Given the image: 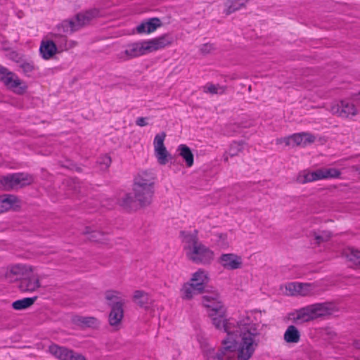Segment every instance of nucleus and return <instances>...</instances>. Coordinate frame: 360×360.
Returning a JSON list of instances; mask_svg holds the SVG:
<instances>
[{"mask_svg": "<svg viewBox=\"0 0 360 360\" xmlns=\"http://www.w3.org/2000/svg\"><path fill=\"white\" fill-rule=\"evenodd\" d=\"M201 293L202 292L189 281L184 283L180 289V296L184 300H191L196 295Z\"/></svg>", "mask_w": 360, "mask_h": 360, "instance_id": "obj_21", "label": "nucleus"}, {"mask_svg": "<svg viewBox=\"0 0 360 360\" xmlns=\"http://www.w3.org/2000/svg\"><path fill=\"white\" fill-rule=\"evenodd\" d=\"M183 249L188 259L195 264H209L214 258V252L199 241L198 232H182Z\"/></svg>", "mask_w": 360, "mask_h": 360, "instance_id": "obj_4", "label": "nucleus"}, {"mask_svg": "<svg viewBox=\"0 0 360 360\" xmlns=\"http://www.w3.org/2000/svg\"><path fill=\"white\" fill-rule=\"evenodd\" d=\"M98 15V11L96 9L80 13L76 15L75 19L61 22L57 27L58 32H51L47 36L52 39L60 53L67 51L72 48V46L68 44L66 34L77 30Z\"/></svg>", "mask_w": 360, "mask_h": 360, "instance_id": "obj_2", "label": "nucleus"}, {"mask_svg": "<svg viewBox=\"0 0 360 360\" xmlns=\"http://www.w3.org/2000/svg\"><path fill=\"white\" fill-rule=\"evenodd\" d=\"M355 360H360V356L359 357H356Z\"/></svg>", "mask_w": 360, "mask_h": 360, "instance_id": "obj_49", "label": "nucleus"}, {"mask_svg": "<svg viewBox=\"0 0 360 360\" xmlns=\"http://www.w3.org/2000/svg\"><path fill=\"white\" fill-rule=\"evenodd\" d=\"M330 237V235L328 233H323L321 235L316 236L315 239L318 244L328 240Z\"/></svg>", "mask_w": 360, "mask_h": 360, "instance_id": "obj_44", "label": "nucleus"}, {"mask_svg": "<svg viewBox=\"0 0 360 360\" xmlns=\"http://www.w3.org/2000/svg\"><path fill=\"white\" fill-rule=\"evenodd\" d=\"M35 270L32 266L24 264H17L10 266L5 274V276L10 281L15 280L20 277L29 276Z\"/></svg>", "mask_w": 360, "mask_h": 360, "instance_id": "obj_12", "label": "nucleus"}, {"mask_svg": "<svg viewBox=\"0 0 360 360\" xmlns=\"http://www.w3.org/2000/svg\"><path fill=\"white\" fill-rule=\"evenodd\" d=\"M352 98L344 99L339 102L333 103L329 108L330 112L336 116L342 118H349L359 113L357 107Z\"/></svg>", "mask_w": 360, "mask_h": 360, "instance_id": "obj_10", "label": "nucleus"}, {"mask_svg": "<svg viewBox=\"0 0 360 360\" xmlns=\"http://www.w3.org/2000/svg\"><path fill=\"white\" fill-rule=\"evenodd\" d=\"M104 296L106 300L115 303L116 302H124L122 299V293L117 290H108L104 293Z\"/></svg>", "mask_w": 360, "mask_h": 360, "instance_id": "obj_32", "label": "nucleus"}, {"mask_svg": "<svg viewBox=\"0 0 360 360\" xmlns=\"http://www.w3.org/2000/svg\"><path fill=\"white\" fill-rule=\"evenodd\" d=\"M0 81L17 94H23L27 89V85L14 72L0 65Z\"/></svg>", "mask_w": 360, "mask_h": 360, "instance_id": "obj_8", "label": "nucleus"}, {"mask_svg": "<svg viewBox=\"0 0 360 360\" xmlns=\"http://www.w3.org/2000/svg\"><path fill=\"white\" fill-rule=\"evenodd\" d=\"M174 41L173 37L169 34H165L151 39L141 40L129 44L126 49L117 54V58L122 60H127L139 57L160 49H162Z\"/></svg>", "mask_w": 360, "mask_h": 360, "instance_id": "obj_3", "label": "nucleus"}, {"mask_svg": "<svg viewBox=\"0 0 360 360\" xmlns=\"http://www.w3.org/2000/svg\"><path fill=\"white\" fill-rule=\"evenodd\" d=\"M250 0H227L224 3V13L230 15L237 11L245 8Z\"/></svg>", "mask_w": 360, "mask_h": 360, "instance_id": "obj_23", "label": "nucleus"}, {"mask_svg": "<svg viewBox=\"0 0 360 360\" xmlns=\"http://www.w3.org/2000/svg\"><path fill=\"white\" fill-rule=\"evenodd\" d=\"M49 350L51 354L60 360H86L83 355L75 353L67 348L58 347L56 345H51Z\"/></svg>", "mask_w": 360, "mask_h": 360, "instance_id": "obj_14", "label": "nucleus"}, {"mask_svg": "<svg viewBox=\"0 0 360 360\" xmlns=\"http://www.w3.org/2000/svg\"><path fill=\"white\" fill-rule=\"evenodd\" d=\"M338 311L337 306L332 302L310 304L288 314V319L296 323H304L320 317L330 315Z\"/></svg>", "mask_w": 360, "mask_h": 360, "instance_id": "obj_6", "label": "nucleus"}, {"mask_svg": "<svg viewBox=\"0 0 360 360\" xmlns=\"http://www.w3.org/2000/svg\"><path fill=\"white\" fill-rule=\"evenodd\" d=\"M134 301L142 308H148L152 303L150 295L143 290H136L133 295Z\"/></svg>", "mask_w": 360, "mask_h": 360, "instance_id": "obj_25", "label": "nucleus"}, {"mask_svg": "<svg viewBox=\"0 0 360 360\" xmlns=\"http://www.w3.org/2000/svg\"><path fill=\"white\" fill-rule=\"evenodd\" d=\"M352 99L356 101L360 105V91L358 94L352 96Z\"/></svg>", "mask_w": 360, "mask_h": 360, "instance_id": "obj_46", "label": "nucleus"}, {"mask_svg": "<svg viewBox=\"0 0 360 360\" xmlns=\"http://www.w3.org/2000/svg\"><path fill=\"white\" fill-rule=\"evenodd\" d=\"M219 263L226 270H236L242 267L243 258L233 253L222 254L219 258Z\"/></svg>", "mask_w": 360, "mask_h": 360, "instance_id": "obj_15", "label": "nucleus"}, {"mask_svg": "<svg viewBox=\"0 0 360 360\" xmlns=\"http://www.w3.org/2000/svg\"><path fill=\"white\" fill-rule=\"evenodd\" d=\"M176 151L179 155L184 159L188 167L193 165L194 158L191 149L185 144H181L178 146Z\"/></svg>", "mask_w": 360, "mask_h": 360, "instance_id": "obj_26", "label": "nucleus"}, {"mask_svg": "<svg viewBox=\"0 0 360 360\" xmlns=\"http://www.w3.org/2000/svg\"><path fill=\"white\" fill-rule=\"evenodd\" d=\"M354 169L359 172V174L360 175V166L359 167H354Z\"/></svg>", "mask_w": 360, "mask_h": 360, "instance_id": "obj_48", "label": "nucleus"}, {"mask_svg": "<svg viewBox=\"0 0 360 360\" xmlns=\"http://www.w3.org/2000/svg\"><path fill=\"white\" fill-rule=\"evenodd\" d=\"M97 162L101 170H105L110 167L111 164V158L108 155H103L98 158Z\"/></svg>", "mask_w": 360, "mask_h": 360, "instance_id": "obj_39", "label": "nucleus"}, {"mask_svg": "<svg viewBox=\"0 0 360 360\" xmlns=\"http://www.w3.org/2000/svg\"><path fill=\"white\" fill-rule=\"evenodd\" d=\"M319 285L318 283H300L299 295L309 296L319 292L318 288Z\"/></svg>", "mask_w": 360, "mask_h": 360, "instance_id": "obj_28", "label": "nucleus"}, {"mask_svg": "<svg viewBox=\"0 0 360 360\" xmlns=\"http://www.w3.org/2000/svg\"><path fill=\"white\" fill-rule=\"evenodd\" d=\"M217 239L216 242L217 245L221 248H227L229 245V241L227 239L226 234L224 233H218L216 235Z\"/></svg>", "mask_w": 360, "mask_h": 360, "instance_id": "obj_40", "label": "nucleus"}, {"mask_svg": "<svg viewBox=\"0 0 360 360\" xmlns=\"http://www.w3.org/2000/svg\"><path fill=\"white\" fill-rule=\"evenodd\" d=\"M165 138V132L162 131L157 134L153 140L154 155L160 165L167 164L170 158V154L164 143Z\"/></svg>", "mask_w": 360, "mask_h": 360, "instance_id": "obj_11", "label": "nucleus"}, {"mask_svg": "<svg viewBox=\"0 0 360 360\" xmlns=\"http://www.w3.org/2000/svg\"><path fill=\"white\" fill-rule=\"evenodd\" d=\"M241 339L238 338H224L221 341V347L215 352L213 348L205 351L207 360H232L237 351L238 360L239 359V348ZM249 360V359H247Z\"/></svg>", "mask_w": 360, "mask_h": 360, "instance_id": "obj_7", "label": "nucleus"}, {"mask_svg": "<svg viewBox=\"0 0 360 360\" xmlns=\"http://www.w3.org/2000/svg\"><path fill=\"white\" fill-rule=\"evenodd\" d=\"M40 287L39 278L36 274L21 281L20 288L22 291L33 292Z\"/></svg>", "mask_w": 360, "mask_h": 360, "instance_id": "obj_22", "label": "nucleus"}, {"mask_svg": "<svg viewBox=\"0 0 360 360\" xmlns=\"http://www.w3.org/2000/svg\"><path fill=\"white\" fill-rule=\"evenodd\" d=\"M39 52L41 57L45 60H49L56 53H60L54 45V43L52 41V39H50L48 36L41 40Z\"/></svg>", "mask_w": 360, "mask_h": 360, "instance_id": "obj_18", "label": "nucleus"}, {"mask_svg": "<svg viewBox=\"0 0 360 360\" xmlns=\"http://www.w3.org/2000/svg\"><path fill=\"white\" fill-rule=\"evenodd\" d=\"M124 302H116L111 304V309L108 316V321L110 326L113 327L115 330L120 328L122 321L124 317Z\"/></svg>", "mask_w": 360, "mask_h": 360, "instance_id": "obj_13", "label": "nucleus"}, {"mask_svg": "<svg viewBox=\"0 0 360 360\" xmlns=\"http://www.w3.org/2000/svg\"><path fill=\"white\" fill-rule=\"evenodd\" d=\"M299 282L288 283L285 285V293L287 295L297 296L299 295Z\"/></svg>", "mask_w": 360, "mask_h": 360, "instance_id": "obj_35", "label": "nucleus"}, {"mask_svg": "<svg viewBox=\"0 0 360 360\" xmlns=\"http://www.w3.org/2000/svg\"><path fill=\"white\" fill-rule=\"evenodd\" d=\"M202 304L216 329L226 333L225 338L241 339L239 359H250L259 342V336L266 325L262 323L260 311H249L238 319L226 318V309L219 292L214 291L202 297Z\"/></svg>", "mask_w": 360, "mask_h": 360, "instance_id": "obj_1", "label": "nucleus"}, {"mask_svg": "<svg viewBox=\"0 0 360 360\" xmlns=\"http://www.w3.org/2000/svg\"><path fill=\"white\" fill-rule=\"evenodd\" d=\"M68 44L70 46H72V47H74L76 44V43L73 41H68Z\"/></svg>", "mask_w": 360, "mask_h": 360, "instance_id": "obj_47", "label": "nucleus"}, {"mask_svg": "<svg viewBox=\"0 0 360 360\" xmlns=\"http://www.w3.org/2000/svg\"><path fill=\"white\" fill-rule=\"evenodd\" d=\"M148 117H139L136 120V124L139 127L147 126L148 124Z\"/></svg>", "mask_w": 360, "mask_h": 360, "instance_id": "obj_45", "label": "nucleus"}, {"mask_svg": "<svg viewBox=\"0 0 360 360\" xmlns=\"http://www.w3.org/2000/svg\"><path fill=\"white\" fill-rule=\"evenodd\" d=\"M33 180V177L28 174L17 173L3 176L0 184L4 190H11L30 185Z\"/></svg>", "mask_w": 360, "mask_h": 360, "instance_id": "obj_9", "label": "nucleus"}, {"mask_svg": "<svg viewBox=\"0 0 360 360\" xmlns=\"http://www.w3.org/2000/svg\"><path fill=\"white\" fill-rule=\"evenodd\" d=\"M312 174H313V180L314 181L324 179V178H323L324 176L323 174L322 168L312 171Z\"/></svg>", "mask_w": 360, "mask_h": 360, "instance_id": "obj_43", "label": "nucleus"}, {"mask_svg": "<svg viewBox=\"0 0 360 360\" xmlns=\"http://www.w3.org/2000/svg\"><path fill=\"white\" fill-rule=\"evenodd\" d=\"M188 281L203 292L210 282L209 273L202 269H199L191 275Z\"/></svg>", "mask_w": 360, "mask_h": 360, "instance_id": "obj_17", "label": "nucleus"}, {"mask_svg": "<svg viewBox=\"0 0 360 360\" xmlns=\"http://www.w3.org/2000/svg\"><path fill=\"white\" fill-rule=\"evenodd\" d=\"M155 174L149 169L137 172L134 179V199L143 207L150 205L154 193Z\"/></svg>", "mask_w": 360, "mask_h": 360, "instance_id": "obj_5", "label": "nucleus"}, {"mask_svg": "<svg viewBox=\"0 0 360 360\" xmlns=\"http://www.w3.org/2000/svg\"><path fill=\"white\" fill-rule=\"evenodd\" d=\"M214 49V45L210 43L204 44L200 47V53L204 55L211 53Z\"/></svg>", "mask_w": 360, "mask_h": 360, "instance_id": "obj_42", "label": "nucleus"}, {"mask_svg": "<svg viewBox=\"0 0 360 360\" xmlns=\"http://www.w3.org/2000/svg\"><path fill=\"white\" fill-rule=\"evenodd\" d=\"M342 254L350 263V265L360 267V250L348 247L343 250Z\"/></svg>", "mask_w": 360, "mask_h": 360, "instance_id": "obj_24", "label": "nucleus"}, {"mask_svg": "<svg viewBox=\"0 0 360 360\" xmlns=\"http://www.w3.org/2000/svg\"><path fill=\"white\" fill-rule=\"evenodd\" d=\"M84 233L88 236L90 240L95 242H103L104 240V233L99 231L92 230L91 228H86Z\"/></svg>", "mask_w": 360, "mask_h": 360, "instance_id": "obj_33", "label": "nucleus"}, {"mask_svg": "<svg viewBox=\"0 0 360 360\" xmlns=\"http://www.w3.org/2000/svg\"><path fill=\"white\" fill-rule=\"evenodd\" d=\"M244 148V144L242 142H233L231 144L229 149V155L231 157L238 155L243 151Z\"/></svg>", "mask_w": 360, "mask_h": 360, "instance_id": "obj_36", "label": "nucleus"}, {"mask_svg": "<svg viewBox=\"0 0 360 360\" xmlns=\"http://www.w3.org/2000/svg\"><path fill=\"white\" fill-rule=\"evenodd\" d=\"M134 203V198L129 195L126 194L122 198L120 202V204L122 206L127 207V208H131L133 207Z\"/></svg>", "mask_w": 360, "mask_h": 360, "instance_id": "obj_41", "label": "nucleus"}, {"mask_svg": "<svg viewBox=\"0 0 360 360\" xmlns=\"http://www.w3.org/2000/svg\"><path fill=\"white\" fill-rule=\"evenodd\" d=\"M161 25L162 23L159 18H150L139 25L136 27V32L139 34H150L155 31Z\"/></svg>", "mask_w": 360, "mask_h": 360, "instance_id": "obj_20", "label": "nucleus"}, {"mask_svg": "<svg viewBox=\"0 0 360 360\" xmlns=\"http://www.w3.org/2000/svg\"><path fill=\"white\" fill-rule=\"evenodd\" d=\"M284 340L287 343H297L300 340V333L293 325L289 326L283 335Z\"/></svg>", "mask_w": 360, "mask_h": 360, "instance_id": "obj_27", "label": "nucleus"}, {"mask_svg": "<svg viewBox=\"0 0 360 360\" xmlns=\"http://www.w3.org/2000/svg\"><path fill=\"white\" fill-rule=\"evenodd\" d=\"M19 67L22 70V72L26 76H28V77L30 76V74L34 70V64L32 62H27V61L21 62L19 65Z\"/></svg>", "mask_w": 360, "mask_h": 360, "instance_id": "obj_38", "label": "nucleus"}, {"mask_svg": "<svg viewBox=\"0 0 360 360\" xmlns=\"http://www.w3.org/2000/svg\"><path fill=\"white\" fill-rule=\"evenodd\" d=\"M322 169L324 179L338 178L341 174L340 172L335 168H322Z\"/></svg>", "mask_w": 360, "mask_h": 360, "instance_id": "obj_37", "label": "nucleus"}, {"mask_svg": "<svg viewBox=\"0 0 360 360\" xmlns=\"http://www.w3.org/2000/svg\"><path fill=\"white\" fill-rule=\"evenodd\" d=\"M296 181L302 184L314 181L312 171L307 169L301 171L296 177Z\"/></svg>", "mask_w": 360, "mask_h": 360, "instance_id": "obj_34", "label": "nucleus"}, {"mask_svg": "<svg viewBox=\"0 0 360 360\" xmlns=\"http://www.w3.org/2000/svg\"><path fill=\"white\" fill-rule=\"evenodd\" d=\"M314 141L315 137L312 134L305 132L295 134L283 139V142L285 145L290 146H306L308 144L314 143Z\"/></svg>", "mask_w": 360, "mask_h": 360, "instance_id": "obj_16", "label": "nucleus"}, {"mask_svg": "<svg viewBox=\"0 0 360 360\" xmlns=\"http://www.w3.org/2000/svg\"><path fill=\"white\" fill-rule=\"evenodd\" d=\"M36 300L37 297L23 298L13 302L12 306L15 310L25 309L32 306Z\"/></svg>", "mask_w": 360, "mask_h": 360, "instance_id": "obj_31", "label": "nucleus"}, {"mask_svg": "<svg viewBox=\"0 0 360 360\" xmlns=\"http://www.w3.org/2000/svg\"><path fill=\"white\" fill-rule=\"evenodd\" d=\"M20 206L18 198L13 195H3L0 196V213Z\"/></svg>", "mask_w": 360, "mask_h": 360, "instance_id": "obj_19", "label": "nucleus"}, {"mask_svg": "<svg viewBox=\"0 0 360 360\" xmlns=\"http://www.w3.org/2000/svg\"><path fill=\"white\" fill-rule=\"evenodd\" d=\"M75 321L82 327L97 328L99 326V321L92 316H79Z\"/></svg>", "mask_w": 360, "mask_h": 360, "instance_id": "obj_29", "label": "nucleus"}, {"mask_svg": "<svg viewBox=\"0 0 360 360\" xmlns=\"http://www.w3.org/2000/svg\"><path fill=\"white\" fill-rule=\"evenodd\" d=\"M226 86L219 84H214L208 82L202 86V91L205 94H223L226 91Z\"/></svg>", "mask_w": 360, "mask_h": 360, "instance_id": "obj_30", "label": "nucleus"}]
</instances>
